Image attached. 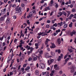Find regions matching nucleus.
Here are the masks:
<instances>
[{"label":"nucleus","mask_w":76,"mask_h":76,"mask_svg":"<svg viewBox=\"0 0 76 76\" xmlns=\"http://www.w3.org/2000/svg\"><path fill=\"white\" fill-rule=\"evenodd\" d=\"M19 6L18 5L17 7H16V8H15V13H19V12H21V9L22 8L21 7H19Z\"/></svg>","instance_id":"1"},{"label":"nucleus","mask_w":76,"mask_h":76,"mask_svg":"<svg viewBox=\"0 0 76 76\" xmlns=\"http://www.w3.org/2000/svg\"><path fill=\"white\" fill-rule=\"evenodd\" d=\"M39 67L40 69H45V65L43 63H41L39 64Z\"/></svg>","instance_id":"2"},{"label":"nucleus","mask_w":76,"mask_h":76,"mask_svg":"<svg viewBox=\"0 0 76 76\" xmlns=\"http://www.w3.org/2000/svg\"><path fill=\"white\" fill-rule=\"evenodd\" d=\"M75 34H76V31L73 30L72 32H71L70 35L71 37H72L73 35H75Z\"/></svg>","instance_id":"3"},{"label":"nucleus","mask_w":76,"mask_h":76,"mask_svg":"<svg viewBox=\"0 0 76 76\" xmlns=\"http://www.w3.org/2000/svg\"><path fill=\"white\" fill-rule=\"evenodd\" d=\"M56 43L58 44V45H60V44H61V40L59 38L57 39Z\"/></svg>","instance_id":"4"},{"label":"nucleus","mask_w":76,"mask_h":76,"mask_svg":"<svg viewBox=\"0 0 76 76\" xmlns=\"http://www.w3.org/2000/svg\"><path fill=\"white\" fill-rule=\"evenodd\" d=\"M58 66L57 64H55L54 65V69L56 70H58L59 69V67H57Z\"/></svg>","instance_id":"5"},{"label":"nucleus","mask_w":76,"mask_h":76,"mask_svg":"<svg viewBox=\"0 0 76 76\" xmlns=\"http://www.w3.org/2000/svg\"><path fill=\"white\" fill-rule=\"evenodd\" d=\"M75 69L73 67H72L71 69L70 72L71 73H73L74 72H75Z\"/></svg>","instance_id":"6"},{"label":"nucleus","mask_w":76,"mask_h":76,"mask_svg":"<svg viewBox=\"0 0 76 76\" xmlns=\"http://www.w3.org/2000/svg\"><path fill=\"white\" fill-rule=\"evenodd\" d=\"M58 27L59 26H62L63 25V22H61L60 23H58Z\"/></svg>","instance_id":"7"},{"label":"nucleus","mask_w":76,"mask_h":76,"mask_svg":"<svg viewBox=\"0 0 76 76\" xmlns=\"http://www.w3.org/2000/svg\"><path fill=\"white\" fill-rule=\"evenodd\" d=\"M52 46H50L51 48H54L56 47V46L55 45V44H54L53 43L52 44Z\"/></svg>","instance_id":"8"},{"label":"nucleus","mask_w":76,"mask_h":76,"mask_svg":"<svg viewBox=\"0 0 76 76\" xmlns=\"http://www.w3.org/2000/svg\"><path fill=\"white\" fill-rule=\"evenodd\" d=\"M45 55L46 58H48L49 56V54L48 53H45Z\"/></svg>","instance_id":"9"},{"label":"nucleus","mask_w":76,"mask_h":76,"mask_svg":"<svg viewBox=\"0 0 76 76\" xmlns=\"http://www.w3.org/2000/svg\"><path fill=\"white\" fill-rule=\"evenodd\" d=\"M38 51L40 54H42V50H41V49H39L38 50Z\"/></svg>","instance_id":"10"},{"label":"nucleus","mask_w":76,"mask_h":76,"mask_svg":"<svg viewBox=\"0 0 76 76\" xmlns=\"http://www.w3.org/2000/svg\"><path fill=\"white\" fill-rule=\"evenodd\" d=\"M28 50H30V51H32V50H33V48L32 47H30L29 46L28 48H27Z\"/></svg>","instance_id":"11"},{"label":"nucleus","mask_w":76,"mask_h":76,"mask_svg":"<svg viewBox=\"0 0 76 76\" xmlns=\"http://www.w3.org/2000/svg\"><path fill=\"white\" fill-rule=\"evenodd\" d=\"M57 52H58L59 54H60L61 53V51L60 49L56 50H55V53H57Z\"/></svg>","instance_id":"12"},{"label":"nucleus","mask_w":76,"mask_h":76,"mask_svg":"<svg viewBox=\"0 0 76 76\" xmlns=\"http://www.w3.org/2000/svg\"><path fill=\"white\" fill-rule=\"evenodd\" d=\"M35 46L36 47L35 48H36V49H38V43H35Z\"/></svg>","instance_id":"13"},{"label":"nucleus","mask_w":76,"mask_h":76,"mask_svg":"<svg viewBox=\"0 0 76 76\" xmlns=\"http://www.w3.org/2000/svg\"><path fill=\"white\" fill-rule=\"evenodd\" d=\"M68 50L69 51L70 53H73V50L71 49H68Z\"/></svg>","instance_id":"14"},{"label":"nucleus","mask_w":76,"mask_h":76,"mask_svg":"<svg viewBox=\"0 0 76 76\" xmlns=\"http://www.w3.org/2000/svg\"><path fill=\"white\" fill-rule=\"evenodd\" d=\"M35 74L36 75H39V71L38 70H36L35 72Z\"/></svg>","instance_id":"15"},{"label":"nucleus","mask_w":76,"mask_h":76,"mask_svg":"<svg viewBox=\"0 0 76 76\" xmlns=\"http://www.w3.org/2000/svg\"><path fill=\"white\" fill-rule=\"evenodd\" d=\"M42 39H40L39 40L38 42V44H40L42 42Z\"/></svg>","instance_id":"16"},{"label":"nucleus","mask_w":76,"mask_h":76,"mask_svg":"<svg viewBox=\"0 0 76 76\" xmlns=\"http://www.w3.org/2000/svg\"><path fill=\"white\" fill-rule=\"evenodd\" d=\"M6 21L7 23H9L10 22V20L9 19H8Z\"/></svg>","instance_id":"17"},{"label":"nucleus","mask_w":76,"mask_h":76,"mask_svg":"<svg viewBox=\"0 0 76 76\" xmlns=\"http://www.w3.org/2000/svg\"><path fill=\"white\" fill-rule=\"evenodd\" d=\"M62 14L63 15H64L65 16H66V15H67V13H66V12H64V11H62Z\"/></svg>","instance_id":"18"},{"label":"nucleus","mask_w":76,"mask_h":76,"mask_svg":"<svg viewBox=\"0 0 76 76\" xmlns=\"http://www.w3.org/2000/svg\"><path fill=\"white\" fill-rule=\"evenodd\" d=\"M4 17H2L0 18V20L1 21H3V20H4Z\"/></svg>","instance_id":"19"},{"label":"nucleus","mask_w":76,"mask_h":76,"mask_svg":"<svg viewBox=\"0 0 76 76\" xmlns=\"http://www.w3.org/2000/svg\"><path fill=\"white\" fill-rule=\"evenodd\" d=\"M66 12H67V13H68L67 15V18H68V17H69V15H70V11H66Z\"/></svg>","instance_id":"20"},{"label":"nucleus","mask_w":76,"mask_h":76,"mask_svg":"<svg viewBox=\"0 0 76 76\" xmlns=\"http://www.w3.org/2000/svg\"><path fill=\"white\" fill-rule=\"evenodd\" d=\"M4 37V35L3 36L1 37H0V41H2V40L3 39V38Z\"/></svg>","instance_id":"21"},{"label":"nucleus","mask_w":76,"mask_h":76,"mask_svg":"<svg viewBox=\"0 0 76 76\" xmlns=\"http://www.w3.org/2000/svg\"><path fill=\"white\" fill-rule=\"evenodd\" d=\"M48 65H50L51 64V61H50V60H48Z\"/></svg>","instance_id":"22"},{"label":"nucleus","mask_w":76,"mask_h":76,"mask_svg":"<svg viewBox=\"0 0 76 76\" xmlns=\"http://www.w3.org/2000/svg\"><path fill=\"white\" fill-rule=\"evenodd\" d=\"M32 51H31V50H30V51H28V52H27V54H28V55H29L31 53H32Z\"/></svg>","instance_id":"23"},{"label":"nucleus","mask_w":76,"mask_h":76,"mask_svg":"<svg viewBox=\"0 0 76 76\" xmlns=\"http://www.w3.org/2000/svg\"><path fill=\"white\" fill-rule=\"evenodd\" d=\"M72 24H73V23L71 22L70 24L69 25V28H72Z\"/></svg>","instance_id":"24"},{"label":"nucleus","mask_w":76,"mask_h":76,"mask_svg":"<svg viewBox=\"0 0 76 76\" xmlns=\"http://www.w3.org/2000/svg\"><path fill=\"white\" fill-rule=\"evenodd\" d=\"M67 24H66L65 25H64V28H67Z\"/></svg>","instance_id":"25"},{"label":"nucleus","mask_w":76,"mask_h":76,"mask_svg":"<svg viewBox=\"0 0 76 76\" xmlns=\"http://www.w3.org/2000/svg\"><path fill=\"white\" fill-rule=\"evenodd\" d=\"M61 58L60 57V56H59L58 57V58L57 60L58 61H60Z\"/></svg>","instance_id":"26"},{"label":"nucleus","mask_w":76,"mask_h":76,"mask_svg":"<svg viewBox=\"0 0 76 76\" xmlns=\"http://www.w3.org/2000/svg\"><path fill=\"white\" fill-rule=\"evenodd\" d=\"M6 12L5 11H4L3 10H1V14H2V15H3Z\"/></svg>","instance_id":"27"},{"label":"nucleus","mask_w":76,"mask_h":76,"mask_svg":"<svg viewBox=\"0 0 76 76\" xmlns=\"http://www.w3.org/2000/svg\"><path fill=\"white\" fill-rule=\"evenodd\" d=\"M29 69H30V67L28 66L27 67L26 69H25V70L26 71V70H29Z\"/></svg>","instance_id":"28"},{"label":"nucleus","mask_w":76,"mask_h":76,"mask_svg":"<svg viewBox=\"0 0 76 76\" xmlns=\"http://www.w3.org/2000/svg\"><path fill=\"white\" fill-rule=\"evenodd\" d=\"M58 15H60V16H61L62 15H63V14L62 13V12H58Z\"/></svg>","instance_id":"29"},{"label":"nucleus","mask_w":76,"mask_h":76,"mask_svg":"<svg viewBox=\"0 0 76 76\" xmlns=\"http://www.w3.org/2000/svg\"><path fill=\"white\" fill-rule=\"evenodd\" d=\"M50 63H51L54 61V60L53 59H50Z\"/></svg>","instance_id":"30"},{"label":"nucleus","mask_w":76,"mask_h":76,"mask_svg":"<svg viewBox=\"0 0 76 76\" xmlns=\"http://www.w3.org/2000/svg\"><path fill=\"white\" fill-rule=\"evenodd\" d=\"M22 31L21 30V32H20L21 35L20 37V38H21V37H22V35H23V33L22 34Z\"/></svg>","instance_id":"31"},{"label":"nucleus","mask_w":76,"mask_h":76,"mask_svg":"<svg viewBox=\"0 0 76 76\" xmlns=\"http://www.w3.org/2000/svg\"><path fill=\"white\" fill-rule=\"evenodd\" d=\"M15 2H19V3H20V0H15Z\"/></svg>","instance_id":"32"},{"label":"nucleus","mask_w":76,"mask_h":76,"mask_svg":"<svg viewBox=\"0 0 76 76\" xmlns=\"http://www.w3.org/2000/svg\"><path fill=\"white\" fill-rule=\"evenodd\" d=\"M37 60V57H34L33 58V60L34 61H36Z\"/></svg>","instance_id":"33"},{"label":"nucleus","mask_w":76,"mask_h":76,"mask_svg":"<svg viewBox=\"0 0 76 76\" xmlns=\"http://www.w3.org/2000/svg\"><path fill=\"white\" fill-rule=\"evenodd\" d=\"M53 26H55V27H57V23H56L54 24Z\"/></svg>","instance_id":"34"},{"label":"nucleus","mask_w":76,"mask_h":76,"mask_svg":"<svg viewBox=\"0 0 76 76\" xmlns=\"http://www.w3.org/2000/svg\"><path fill=\"white\" fill-rule=\"evenodd\" d=\"M60 55H61V56H60V58H63V55L62 54H61Z\"/></svg>","instance_id":"35"},{"label":"nucleus","mask_w":76,"mask_h":76,"mask_svg":"<svg viewBox=\"0 0 76 76\" xmlns=\"http://www.w3.org/2000/svg\"><path fill=\"white\" fill-rule=\"evenodd\" d=\"M69 59H70V58H67L66 59H65V61L66 62H67V61H68V60H69Z\"/></svg>","instance_id":"36"},{"label":"nucleus","mask_w":76,"mask_h":76,"mask_svg":"<svg viewBox=\"0 0 76 76\" xmlns=\"http://www.w3.org/2000/svg\"><path fill=\"white\" fill-rule=\"evenodd\" d=\"M29 15L30 16H32V15H33V13H32V12H31L29 13Z\"/></svg>","instance_id":"37"},{"label":"nucleus","mask_w":76,"mask_h":76,"mask_svg":"<svg viewBox=\"0 0 76 76\" xmlns=\"http://www.w3.org/2000/svg\"><path fill=\"white\" fill-rule=\"evenodd\" d=\"M31 60H32V59L31 57H29L28 59V61H31Z\"/></svg>","instance_id":"38"},{"label":"nucleus","mask_w":76,"mask_h":76,"mask_svg":"<svg viewBox=\"0 0 76 76\" xmlns=\"http://www.w3.org/2000/svg\"><path fill=\"white\" fill-rule=\"evenodd\" d=\"M60 32V30L58 29V30L56 31V32L58 33V32Z\"/></svg>","instance_id":"39"},{"label":"nucleus","mask_w":76,"mask_h":76,"mask_svg":"<svg viewBox=\"0 0 76 76\" xmlns=\"http://www.w3.org/2000/svg\"><path fill=\"white\" fill-rule=\"evenodd\" d=\"M21 71H22V72H23V71H24V70H25V69L23 68H22L21 69Z\"/></svg>","instance_id":"40"},{"label":"nucleus","mask_w":76,"mask_h":76,"mask_svg":"<svg viewBox=\"0 0 76 76\" xmlns=\"http://www.w3.org/2000/svg\"><path fill=\"white\" fill-rule=\"evenodd\" d=\"M67 57H68L67 55H65L64 58V59H66V58H67Z\"/></svg>","instance_id":"41"},{"label":"nucleus","mask_w":76,"mask_h":76,"mask_svg":"<svg viewBox=\"0 0 76 76\" xmlns=\"http://www.w3.org/2000/svg\"><path fill=\"white\" fill-rule=\"evenodd\" d=\"M47 23H50V22H51V21H50V20H47Z\"/></svg>","instance_id":"42"},{"label":"nucleus","mask_w":76,"mask_h":76,"mask_svg":"<svg viewBox=\"0 0 76 76\" xmlns=\"http://www.w3.org/2000/svg\"><path fill=\"white\" fill-rule=\"evenodd\" d=\"M46 28H50V25H46Z\"/></svg>","instance_id":"43"},{"label":"nucleus","mask_w":76,"mask_h":76,"mask_svg":"<svg viewBox=\"0 0 76 76\" xmlns=\"http://www.w3.org/2000/svg\"><path fill=\"white\" fill-rule=\"evenodd\" d=\"M42 6L43 7L44 6V7H46V6H47V3H44L43 5Z\"/></svg>","instance_id":"44"},{"label":"nucleus","mask_w":76,"mask_h":76,"mask_svg":"<svg viewBox=\"0 0 76 76\" xmlns=\"http://www.w3.org/2000/svg\"><path fill=\"white\" fill-rule=\"evenodd\" d=\"M72 22H76V19H73L72 20Z\"/></svg>","instance_id":"45"},{"label":"nucleus","mask_w":76,"mask_h":76,"mask_svg":"<svg viewBox=\"0 0 76 76\" xmlns=\"http://www.w3.org/2000/svg\"><path fill=\"white\" fill-rule=\"evenodd\" d=\"M75 11H76L75 9H72V12H75Z\"/></svg>","instance_id":"46"},{"label":"nucleus","mask_w":76,"mask_h":76,"mask_svg":"<svg viewBox=\"0 0 76 76\" xmlns=\"http://www.w3.org/2000/svg\"><path fill=\"white\" fill-rule=\"evenodd\" d=\"M45 45H47V44H48V42H47V40L45 42Z\"/></svg>","instance_id":"47"},{"label":"nucleus","mask_w":76,"mask_h":76,"mask_svg":"<svg viewBox=\"0 0 76 76\" xmlns=\"http://www.w3.org/2000/svg\"><path fill=\"white\" fill-rule=\"evenodd\" d=\"M53 3H54V1L51 0L50 1L51 4H53Z\"/></svg>","instance_id":"48"},{"label":"nucleus","mask_w":76,"mask_h":76,"mask_svg":"<svg viewBox=\"0 0 76 76\" xmlns=\"http://www.w3.org/2000/svg\"><path fill=\"white\" fill-rule=\"evenodd\" d=\"M48 10V9H47V7H46L44 11H47Z\"/></svg>","instance_id":"49"},{"label":"nucleus","mask_w":76,"mask_h":76,"mask_svg":"<svg viewBox=\"0 0 76 76\" xmlns=\"http://www.w3.org/2000/svg\"><path fill=\"white\" fill-rule=\"evenodd\" d=\"M30 18H32V16H31V15H28V16H27V18H30Z\"/></svg>","instance_id":"50"},{"label":"nucleus","mask_w":76,"mask_h":76,"mask_svg":"<svg viewBox=\"0 0 76 76\" xmlns=\"http://www.w3.org/2000/svg\"><path fill=\"white\" fill-rule=\"evenodd\" d=\"M44 1L43 0H41L40 2V3H44Z\"/></svg>","instance_id":"51"},{"label":"nucleus","mask_w":76,"mask_h":76,"mask_svg":"<svg viewBox=\"0 0 76 76\" xmlns=\"http://www.w3.org/2000/svg\"><path fill=\"white\" fill-rule=\"evenodd\" d=\"M13 17L14 19H16V15H14Z\"/></svg>","instance_id":"52"},{"label":"nucleus","mask_w":76,"mask_h":76,"mask_svg":"<svg viewBox=\"0 0 76 76\" xmlns=\"http://www.w3.org/2000/svg\"><path fill=\"white\" fill-rule=\"evenodd\" d=\"M20 45L19 46V47L20 48H21L22 46V43H20Z\"/></svg>","instance_id":"53"},{"label":"nucleus","mask_w":76,"mask_h":76,"mask_svg":"<svg viewBox=\"0 0 76 76\" xmlns=\"http://www.w3.org/2000/svg\"><path fill=\"white\" fill-rule=\"evenodd\" d=\"M32 12L34 14H35L36 13V11L35 10H33Z\"/></svg>","instance_id":"54"},{"label":"nucleus","mask_w":76,"mask_h":76,"mask_svg":"<svg viewBox=\"0 0 76 76\" xmlns=\"http://www.w3.org/2000/svg\"><path fill=\"white\" fill-rule=\"evenodd\" d=\"M16 4H14V5H12V7H16Z\"/></svg>","instance_id":"55"},{"label":"nucleus","mask_w":76,"mask_h":76,"mask_svg":"<svg viewBox=\"0 0 76 76\" xmlns=\"http://www.w3.org/2000/svg\"><path fill=\"white\" fill-rule=\"evenodd\" d=\"M57 34H58V33H54L53 35H54V36H56V35H57Z\"/></svg>","instance_id":"56"},{"label":"nucleus","mask_w":76,"mask_h":76,"mask_svg":"<svg viewBox=\"0 0 76 76\" xmlns=\"http://www.w3.org/2000/svg\"><path fill=\"white\" fill-rule=\"evenodd\" d=\"M13 73H12V72H11L10 73V76H11V75H13Z\"/></svg>","instance_id":"57"},{"label":"nucleus","mask_w":76,"mask_h":76,"mask_svg":"<svg viewBox=\"0 0 76 76\" xmlns=\"http://www.w3.org/2000/svg\"><path fill=\"white\" fill-rule=\"evenodd\" d=\"M56 8H57V7H58V5L57 4H56Z\"/></svg>","instance_id":"58"},{"label":"nucleus","mask_w":76,"mask_h":76,"mask_svg":"<svg viewBox=\"0 0 76 76\" xmlns=\"http://www.w3.org/2000/svg\"><path fill=\"white\" fill-rule=\"evenodd\" d=\"M46 41H47V42H48V41H50V40L48 39V38H47Z\"/></svg>","instance_id":"59"},{"label":"nucleus","mask_w":76,"mask_h":76,"mask_svg":"<svg viewBox=\"0 0 76 76\" xmlns=\"http://www.w3.org/2000/svg\"><path fill=\"white\" fill-rule=\"evenodd\" d=\"M73 16H74V15L73 14H72L70 15V17H73Z\"/></svg>","instance_id":"60"},{"label":"nucleus","mask_w":76,"mask_h":76,"mask_svg":"<svg viewBox=\"0 0 76 76\" xmlns=\"http://www.w3.org/2000/svg\"><path fill=\"white\" fill-rule=\"evenodd\" d=\"M25 5H24V4H22L21 6H22V7H23Z\"/></svg>","instance_id":"61"},{"label":"nucleus","mask_w":76,"mask_h":76,"mask_svg":"<svg viewBox=\"0 0 76 76\" xmlns=\"http://www.w3.org/2000/svg\"><path fill=\"white\" fill-rule=\"evenodd\" d=\"M26 66V64H25L23 65V67H25Z\"/></svg>","instance_id":"62"},{"label":"nucleus","mask_w":76,"mask_h":76,"mask_svg":"<svg viewBox=\"0 0 76 76\" xmlns=\"http://www.w3.org/2000/svg\"><path fill=\"white\" fill-rule=\"evenodd\" d=\"M17 41H18V39H15L14 41V42H16Z\"/></svg>","instance_id":"63"},{"label":"nucleus","mask_w":76,"mask_h":76,"mask_svg":"<svg viewBox=\"0 0 76 76\" xmlns=\"http://www.w3.org/2000/svg\"><path fill=\"white\" fill-rule=\"evenodd\" d=\"M74 42L76 44V37L75 39Z\"/></svg>","instance_id":"64"}]
</instances>
